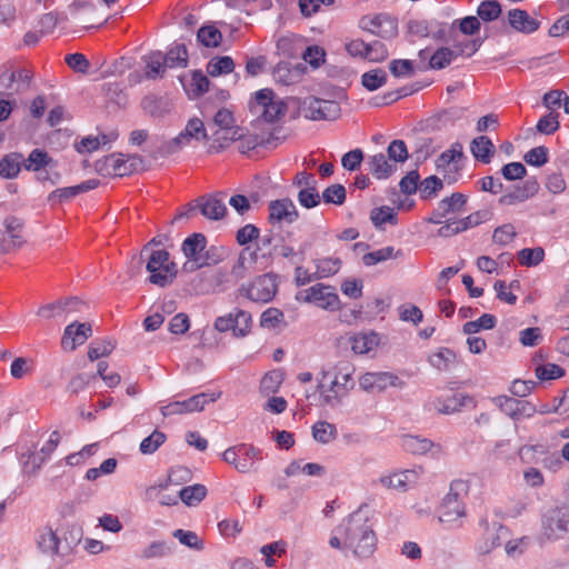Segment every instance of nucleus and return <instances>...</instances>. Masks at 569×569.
Returning a JSON list of instances; mask_svg holds the SVG:
<instances>
[{"instance_id":"obj_1","label":"nucleus","mask_w":569,"mask_h":569,"mask_svg":"<svg viewBox=\"0 0 569 569\" xmlns=\"http://www.w3.org/2000/svg\"><path fill=\"white\" fill-rule=\"evenodd\" d=\"M339 531L346 533L345 547L352 549L355 556L367 558L373 553L377 538L369 520L360 512L345 519L339 525Z\"/></svg>"},{"instance_id":"obj_2","label":"nucleus","mask_w":569,"mask_h":569,"mask_svg":"<svg viewBox=\"0 0 569 569\" xmlns=\"http://www.w3.org/2000/svg\"><path fill=\"white\" fill-rule=\"evenodd\" d=\"M353 373L355 368L348 362L338 363L322 373V383L319 388L323 389L321 396L326 405L335 406L348 395L355 387Z\"/></svg>"},{"instance_id":"obj_3","label":"nucleus","mask_w":569,"mask_h":569,"mask_svg":"<svg viewBox=\"0 0 569 569\" xmlns=\"http://www.w3.org/2000/svg\"><path fill=\"white\" fill-rule=\"evenodd\" d=\"M250 111L266 122H278L288 111L287 103L271 89H261L250 101Z\"/></svg>"},{"instance_id":"obj_4","label":"nucleus","mask_w":569,"mask_h":569,"mask_svg":"<svg viewBox=\"0 0 569 569\" xmlns=\"http://www.w3.org/2000/svg\"><path fill=\"white\" fill-rule=\"evenodd\" d=\"M222 459L237 471L247 473L253 470L256 462L263 459V452L251 443H239L228 448Z\"/></svg>"},{"instance_id":"obj_5","label":"nucleus","mask_w":569,"mask_h":569,"mask_svg":"<svg viewBox=\"0 0 569 569\" xmlns=\"http://www.w3.org/2000/svg\"><path fill=\"white\" fill-rule=\"evenodd\" d=\"M208 138L203 122L199 118L190 119L184 128L176 138L163 141L159 146V152L162 156H169L178 152L184 146L190 144L192 139L206 140Z\"/></svg>"},{"instance_id":"obj_6","label":"nucleus","mask_w":569,"mask_h":569,"mask_svg":"<svg viewBox=\"0 0 569 569\" xmlns=\"http://www.w3.org/2000/svg\"><path fill=\"white\" fill-rule=\"evenodd\" d=\"M147 270L150 272V282L164 287L177 273V267L173 261L170 260L168 251L160 249L151 253Z\"/></svg>"},{"instance_id":"obj_7","label":"nucleus","mask_w":569,"mask_h":569,"mask_svg":"<svg viewBox=\"0 0 569 569\" xmlns=\"http://www.w3.org/2000/svg\"><path fill=\"white\" fill-rule=\"evenodd\" d=\"M437 171L448 183L458 181L463 167V152L459 143L443 151L436 161Z\"/></svg>"},{"instance_id":"obj_8","label":"nucleus","mask_w":569,"mask_h":569,"mask_svg":"<svg viewBox=\"0 0 569 569\" xmlns=\"http://www.w3.org/2000/svg\"><path fill=\"white\" fill-rule=\"evenodd\" d=\"M298 299L330 311L340 309V299L335 292V289L323 283H316L300 291Z\"/></svg>"},{"instance_id":"obj_9","label":"nucleus","mask_w":569,"mask_h":569,"mask_svg":"<svg viewBox=\"0 0 569 569\" xmlns=\"http://www.w3.org/2000/svg\"><path fill=\"white\" fill-rule=\"evenodd\" d=\"M252 318L248 311L236 309L227 316L218 317L214 321V328L220 332L231 330L234 337H246L250 333Z\"/></svg>"},{"instance_id":"obj_10","label":"nucleus","mask_w":569,"mask_h":569,"mask_svg":"<svg viewBox=\"0 0 569 569\" xmlns=\"http://www.w3.org/2000/svg\"><path fill=\"white\" fill-rule=\"evenodd\" d=\"M422 473V467L399 470L390 475L381 476L378 482L381 487L386 489L407 492L408 490L418 485Z\"/></svg>"},{"instance_id":"obj_11","label":"nucleus","mask_w":569,"mask_h":569,"mask_svg":"<svg viewBox=\"0 0 569 569\" xmlns=\"http://www.w3.org/2000/svg\"><path fill=\"white\" fill-rule=\"evenodd\" d=\"M214 400L216 398L210 397L208 393H198L184 400H174L169 402L162 408V413L164 416H171L201 411L207 403Z\"/></svg>"},{"instance_id":"obj_12","label":"nucleus","mask_w":569,"mask_h":569,"mask_svg":"<svg viewBox=\"0 0 569 569\" xmlns=\"http://www.w3.org/2000/svg\"><path fill=\"white\" fill-rule=\"evenodd\" d=\"M359 386L362 390L373 392L383 391L389 387L403 386V381L391 372H366L359 378Z\"/></svg>"},{"instance_id":"obj_13","label":"nucleus","mask_w":569,"mask_h":569,"mask_svg":"<svg viewBox=\"0 0 569 569\" xmlns=\"http://www.w3.org/2000/svg\"><path fill=\"white\" fill-rule=\"evenodd\" d=\"M241 291L252 301L268 302L274 297L277 284L270 274H263L256 278L247 288H242Z\"/></svg>"},{"instance_id":"obj_14","label":"nucleus","mask_w":569,"mask_h":569,"mask_svg":"<svg viewBox=\"0 0 569 569\" xmlns=\"http://www.w3.org/2000/svg\"><path fill=\"white\" fill-rule=\"evenodd\" d=\"M268 219L271 224H290L299 217L298 210L290 199L271 201L268 206Z\"/></svg>"},{"instance_id":"obj_15","label":"nucleus","mask_w":569,"mask_h":569,"mask_svg":"<svg viewBox=\"0 0 569 569\" xmlns=\"http://www.w3.org/2000/svg\"><path fill=\"white\" fill-rule=\"evenodd\" d=\"M466 516V506L461 499L446 496L439 508V521L449 526H461V518Z\"/></svg>"},{"instance_id":"obj_16","label":"nucleus","mask_w":569,"mask_h":569,"mask_svg":"<svg viewBox=\"0 0 569 569\" xmlns=\"http://www.w3.org/2000/svg\"><path fill=\"white\" fill-rule=\"evenodd\" d=\"M91 333L89 323H71L64 329L61 346L64 350L73 351L78 346L83 345Z\"/></svg>"},{"instance_id":"obj_17","label":"nucleus","mask_w":569,"mask_h":569,"mask_svg":"<svg viewBox=\"0 0 569 569\" xmlns=\"http://www.w3.org/2000/svg\"><path fill=\"white\" fill-rule=\"evenodd\" d=\"M197 207L204 217L212 220L223 218L227 212L223 193L202 196L197 200Z\"/></svg>"},{"instance_id":"obj_18","label":"nucleus","mask_w":569,"mask_h":569,"mask_svg":"<svg viewBox=\"0 0 569 569\" xmlns=\"http://www.w3.org/2000/svg\"><path fill=\"white\" fill-rule=\"evenodd\" d=\"M309 118L312 120H336L341 109L338 102L331 100L315 99L310 102Z\"/></svg>"},{"instance_id":"obj_19","label":"nucleus","mask_w":569,"mask_h":569,"mask_svg":"<svg viewBox=\"0 0 569 569\" xmlns=\"http://www.w3.org/2000/svg\"><path fill=\"white\" fill-rule=\"evenodd\" d=\"M549 537L569 539V508L556 509L548 519Z\"/></svg>"},{"instance_id":"obj_20","label":"nucleus","mask_w":569,"mask_h":569,"mask_svg":"<svg viewBox=\"0 0 569 569\" xmlns=\"http://www.w3.org/2000/svg\"><path fill=\"white\" fill-rule=\"evenodd\" d=\"M6 231L10 237V241H2L0 243V252L7 253L13 249L22 246L23 239L21 236L22 223L16 217H8L4 220Z\"/></svg>"},{"instance_id":"obj_21","label":"nucleus","mask_w":569,"mask_h":569,"mask_svg":"<svg viewBox=\"0 0 569 569\" xmlns=\"http://www.w3.org/2000/svg\"><path fill=\"white\" fill-rule=\"evenodd\" d=\"M36 542L43 553L50 556L60 553V540L51 527L39 528L36 532Z\"/></svg>"},{"instance_id":"obj_22","label":"nucleus","mask_w":569,"mask_h":569,"mask_svg":"<svg viewBox=\"0 0 569 569\" xmlns=\"http://www.w3.org/2000/svg\"><path fill=\"white\" fill-rule=\"evenodd\" d=\"M508 20L510 26L519 32L531 33L539 28V22L525 10H510L508 12Z\"/></svg>"},{"instance_id":"obj_23","label":"nucleus","mask_w":569,"mask_h":569,"mask_svg":"<svg viewBox=\"0 0 569 569\" xmlns=\"http://www.w3.org/2000/svg\"><path fill=\"white\" fill-rule=\"evenodd\" d=\"M349 345L356 355H366L379 345V338L375 332H358L349 337Z\"/></svg>"},{"instance_id":"obj_24","label":"nucleus","mask_w":569,"mask_h":569,"mask_svg":"<svg viewBox=\"0 0 569 569\" xmlns=\"http://www.w3.org/2000/svg\"><path fill=\"white\" fill-rule=\"evenodd\" d=\"M467 197L460 192L452 193L438 203L436 213L439 218H446L451 213H459L465 210Z\"/></svg>"},{"instance_id":"obj_25","label":"nucleus","mask_w":569,"mask_h":569,"mask_svg":"<svg viewBox=\"0 0 569 569\" xmlns=\"http://www.w3.org/2000/svg\"><path fill=\"white\" fill-rule=\"evenodd\" d=\"M206 246L207 239L202 233H192L183 240L181 250L188 260L198 261Z\"/></svg>"},{"instance_id":"obj_26","label":"nucleus","mask_w":569,"mask_h":569,"mask_svg":"<svg viewBox=\"0 0 569 569\" xmlns=\"http://www.w3.org/2000/svg\"><path fill=\"white\" fill-rule=\"evenodd\" d=\"M481 222V213L475 212L461 220L449 221L446 226L439 229L441 236H450L462 232L469 228L476 227Z\"/></svg>"},{"instance_id":"obj_27","label":"nucleus","mask_w":569,"mask_h":569,"mask_svg":"<svg viewBox=\"0 0 569 569\" xmlns=\"http://www.w3.org/2000/svg\"><path fill=\"white\" fill-rule=\"evenodd\" d=\"M257 259L258 253L256 250H252L250 247L244 248L240 252L237 263L232 267V274L238 279L243 278L248 271L254 270Z\"/></svg>"},{"instance_id":"obj_28","label":"nucleus","mask_w":569,"mask_h":569,"mask_svg":"<svg viewBox=\"0 0 569 569\" xmlns=\"http://www.w3.org/2000/svg\"><path fill=\"white\" fill-rule=\"evenodd\" d=\"M23 166V156L19 152L6 154L0 160V176L3 178H16Z\"/></svg>"},{"instance_id":"obj_29","label":"nucleus","mask_w":569,"mask_h":569,"mask_svg":"<svg viewBox=\"0 0 569 569\" xmlns=\"http://www.w3.org/2000/svg\"><path fill=\"white\" fill-rule=\"evenodd\" d=\"M470 148L473 157L483 163H489L495 152L493 143L486 136L475 138Z\"/></svg>"},{"instance_id":"obj_30","label":"nucleus","mask_w":569,"mask_h":569,"mask_svg":"<svg viewBox=\"0 0 569 569\" xmlns=\"http://www.w3.org/2000/svg\"><path fill=\"white\" fill-rule=\"evenodd\" d=\"M539 190V183L535 179L526 180L522 186H519L515 189V191L501 199V201H507L508 203H512L515 201H525L531 197H533Z\"/></svg>"},{"instance_id":"obj_31","label":"nucleus","mask_w":569,"mask_h":569,"mask_svg":"<svg viewBox=\"0 0 569 569\" xmlns=\"http://www.w3.org/2000/svg\"><path fill=\"white\" fill-rule=\"evenodd\" d=\"M370 171L377 179H386L392 174L396 166L390 163L383 153L370 158Z\"/></svg>"},{"instance_id":"obj_32","label":"nucleus","mask_w":569,"mask_h":569,"mask_svg":"<svg viewBox=\"0 0 569 569\" xmlns=\"http://www.w3.org/2000/svg\"><path fill=\"white\" fill-rule=\"evenodd\" d=\"M456 353L448 348H440L437 352L429 356L430 365L437 370H448L456 363Z\"/></svg>"},{"instance_id":"obj_33","label":"nucleus","mask_w":569,"mask_h":569,"mask_svg":"<svg viewBox=\"0 0 569 569\" xmlns=\"http://www.w3.org/2000/svg\"><path fill=\"white\" fill-rule=\"evenodd\" d=\"M167 62L161 52H152L146 58V76L151 79L161 77L167 68Z\"/></svg>"},{"instance_id":"obj_34","label":"nucleus","mask_w":569,"mask_h":569,"mask_svg":"<svg viewBox=\"0 0 569 569\" xmlns=\"http://www.w3.org/2000/svg\"><path fill=\"white\" fill-rule=\"evenodd\" d=\"M341 268L339 258H321L316 260L315 279L328 278L336 274Z\"/></svg>"},{"instance_id":"obj_35","label":"nucleus","mask_w":569,"mask_h":569,"mask_svg":"<svg viewBox=\"0 0 569 569\" xmlns=\"http://www.w3.org/2000/svg\"><path fill=\"white\" fill-rule=\"evenodd\" d=\"M260 552L264 557V565L269 568L276 566V557H282L287 552V543L283 540H278L261 547Z\"/></svg>"},{"instance_id":"obj_36","label":"nucleus","mask_w":569,"mask_h":569,"mask_svg":"<svg viewBox=\"0 0 569 569\" xmlns=\"http://www.w3.org/2000/svg\"><path fill=\"white\" fill-rule=\"evenodd\" d=\"M179 496L187 506H197L206 498L207 488L200 483L188 486L180 490Z\"/></svg>"},{"instance_id":"obj_37","label":"nucleus","mask_w":569,"mask_h":569,"mask_svg":"<svg viewBox=\"0 0 569 569\" xmlns=\"http://www.w3.org/2000/svg\"><path fill=\"white\" fill-rule=\"evenodd\" d=\"M198 41L206 47H218L222 41V34L213 24H207L199 29Z\"/></svg>"},{"instance_id":"obj_38","label":"nucleus","mask_w":569,"mask_h":569,"mask_svg":"<svg viewBox=\"0 0 569 569\" xmlns=\"http://www.w3.org/2000/svg\"><path fill=\"white\" fill-rule=\"evenodd\" d=\"M163 57L168 68H183L188 63V50L184 44H176Z\"/></svg>"},{"instance_id":"obj_39","label":"nucleus","mask_w":569,"mask_h":569,"mask_svg":"<svg viewBox=\"0 0 569 569\" xmlns=\"http://www.w3.org/2000/svg\"><path fill=\"white\" fill-rule=\"evenodd\" d=\"M453 42V51L456 53V57L458 56H466L471 57L473 53H476L480 47V41L476 39H460L459 34H455L452 37Z\"/></svg>"},{"instance_id":"obj_40","label":"nucleus","mask_w":569,"mask_h":569,"mask_svg":"<svg viewBox=\"0 0 569 569\" xmlns=\"http://www.w3.org/2000/svg\"><path fill=\"white\" fill-rule=\"evenodd\" d=\"M234 62L230 57H219L211 59L207 64V72L211 77L227 74L233 71Z\"/></svg>"},{"instance_id":"obj_41","label":"nucleus","mask_w":569,"mask_h":569,"mask_svg":"<svg viewBox=\"0 0 569 569\" xmlns=\"http://www.w3.org/2000/svg\"><path fill=\"white\" fill-rule=\"evenodd\" d=\"M313 438L321 443H329L337 437V428L327 421H319L312 427Z\"/></svg>"},{"instance_id":"obj_42","label":"nucleus","mask_w":569,"mask_h":569,"mask_svg":"<svg viewBox=\"0 0 569 569\" xmlns=\"http://www.w3.org/2000/svg\"><path fill=\"white\" fill-rule=\"evenodd\" d=\"M284 375L281 370H271L267 372L260 382V389L264 393H276L283 382Z\"/></svg>"},{"instance_id":"obj_43","label":"nucleus","mask_w":569,"mask_h":569,"mask_svg":"<svg viewBox=\"0 0 569 569\" xmlns=\"http://www.w3.org/2000/svg\"><path fill=\"white\" fill-rule=\"evenodd\" d=\"M518 262L525 267H533L539 264L545 258V250L540 247L525 248L517 254Z\"/></svg>"},{"instance_id":"obj_44","label":"nucleus","mask_w":569,"mask_h":569,"mask_svg":"<svg viewBox=\"0 0 569 569\" xmlns=\"http://www.w3.org/2000/svg\"><path fill=\"white\" fill-rule=\"evenodd\" d=\"M461 399L460 395L452 393L445 397L443 400L441 398L436 399L432 405L441 413H452L462 407Z\"/></svg>"},{"instance_id":"obj_45","label":"nucleus","mask_w":569,"mask_h":569,"mask_svg":"<svg viewBox=\"0 0 569 569\" xmlns=\"http://www.w3.org/2000/svg\"><path fill=\"white\" fill-rule=\"evenodd\" d=\"M387 81V73L382 69L370 70L362 74L361 83L370 91L382 87Z\"/></svg>"},{"instance_id":"obj_46","label":"nucleus","mask_w":569,"mask_h":569,"mask_svg":"<svg viewBox=\"0 0 569 569\" xmlns=\"http://www.w3.org/2000/svg\"><path fill=\"white\" fill-rule=\"evenodd\" d=\"M477 13L483 21H493L501 14V6L496 0H486L479 4Z\"/></svg>"},{"instance_id":"obj_47","label":"nucleus","mask_w":569,"mask_h":569,"mask_svg":"<svg viewBox=\"0 0 569 569\" xmlns=\"http://www.w3.org/2000/svg\"><path fill=\"white\" fill-rule=\"evenodd\" d=\"M210 81L201 71H193L187 91L193 97H199L209 90Z\"/></svg>"},{"instance_id":"obj_48","label":"nucleus","mask_w":569,"mask_h":569,"mask_svg":"<svg viewBox=\"0 0 569 569\" xmlns=\"http://www.w3.org/2000/svg\"><path fill=\"white\" fill-rule=\"evenodd\" d=\"M370 218L376 227H381L385 223L393 224L397 222V214L395 210L388 206L373 209Z\"/></svg>"},{"instance_id":"obj_49","label":"nucleus","mask_w":569,"mask_h":569,"mask_svg":"<svg viewBox=\"0 0 569 569\" xmlns=\"http://www.w3.org/2000/svg\"><path fill=\"white\" fill-rule=\"evenodd\" d=\"M519 286L518 280L512 281L509 286L502 280L496 281L495 290L497 291L498 299L509 305H515L517 302V296L513 295L511 290L519 288Z\"/></svg>"},{"instance_id":"obj_50","label":"nucleus","mask_w":569,"mask_h":569,"mask_svg":"<svg viewBox=\"0 0 569 569\" xmlns=\"http://www.w3.org/2000/svg\"><path fill=\"white\" fill-rule=\"evenodd\" d=\"M456 58L452 49L440 48L431 56L429 63L432 69H442L449 66Z\"/></svg>"},{"instance_id":"obj_51","label":"nucleus","mask_w":569,"mask_h":569,"mask_svg":"<svg viewBox=\"0 0 569 569\" xmlns=\"http://www.w3.org/2000/svg\"><path fill=\"white\" fill-rule=\"evenodd\" d=\"M114 349V345L108 340H98L90 343L88 357L91 361L109 356Z\"/></svg>"},{"instance_id":"obj_52","label":"nucleus","mask_w":569,"mask_h":569,"mask_svg":"<svg viewBox=\"0 0 569 569\" xmlns=\"http://www.w3.org/2000/svg\"><path fill=\"white\" fill-rule=\"evenodd\" d=\"M48 153L40 149H34L29 154L28 159L23 158V167L27 170L37 171L48 164Z\"/></svg>"},{"instance_id":"obj_53","label":"nucleus","mask_w":569,"mask_h":569,"mask_svg":"<svg viewBox=\"0 0 569 569\" xmlns=\"http://www.w3.org/2000/svg\"><path fill=\"white\" fill-rule=\"evenodd\" d=\"M34 369L33 360L19 357L13 360L10 367V373L16 379H21L30 373Z\"/></svg>"},{"instance_id":"obj_54","label":"nucleus","mask_w":569,"mask_h":569,"mask_svg":"<svg viewBox=\"0 0 569 569\" xmlns=\"http://www.w3.org/2000/svg\"><path fill=\"white\" fill-rule=\"evenodd\" d=\"M166 441V435L159 430H154L149 437L144 438L140 443V451L143 455L153 453Z\"/></svg>"},{"instance_id":"obj_55","label":"nucleus","mask_w":569,"mask_h":569,"mask_svg":"<svg viewBox=\"0 0 569 569\" xmlns=\"http://www.w3.org/2000/svg\"><path fill=\"white\" fill-rule=\"evenodd\" d=\"M322 199L326 203L342 204L346 200V189L342 184H332L325 189Z\"/></svg>"},{"instance_id":"obj_56","label":"nucleus","mask_w":569,"mask_h":569,"mask_svg":"<svg viewBox=\"0 0 569 569\" xmlns=\"http://www.w3.org/2000/svg\"><path fill=\"white\" fill-rule=\"evenodd\" d=\"M392 247H385L376 251L368 252L363 256L362 260L366 266H375L378 262L397 257Z\"/></svg>"},{"instance_id":"obj_57","label":"nucleus","mask_w":569,"mask_h":569,"mask_svg":"<svg viewBox=\"0 0 569 569\" xmlns=\"http://www.w3.org/2000/svg\"><path fill=\"white\" fill-rule=\"evenodd\" d=\"M321 197L315 187L303 188L298 193L299 203L311 209L320 203Z\"/></svg>"},{"instance_id":"obj_58","label":"nucleus","mask_w":569,"mask_h":569,"mask_svg":"<svg viewBox=\"0 0 569 569\" xmlns=\"http://www.w3.org/2000/svg\"><path fill=\"white\" fill-rule=\"evenodd\" d=\"M173 536L179 539L182 545H186L194 550H201L203 548V541L199 539L198 535L193 531L178 529L173 532Z\"/></svg>"},{"instance_id":"obj_59","label":"nucleus","mask_w":569,"mask_h":569,"mask_svg":"<svg viewBox=\"0 0 569 569\" xmlns=\"http://www.w3.org/2000/svg\"><path fill=\"white\" fill-rule=\"evenodd\" d=\"M283 312L277 308H268L260 318V326L263 328H276L283 321Z\"/></svg>"},{"instance_id":"obj_60","label":"nucleus","mask_w":569,"mask_h":569,"mask_svg":"<svg viewBox=\"0 0 569 569\" xmlns=\"http://www.w3.org/2000/svg\"><path fill=\"white\" fill-rule=\"evenodd\" d=\"M109 161L114 176L124 177L131 174L132 164L129 163V158H126L123 154H120L118 157H111Z\"/></svg>"},{"instance_id":"obj_61","label":"nucleus","mask_w":569,"mask_h":569,"mask_svg":"<svg viewBox=\"0 0 569 569\" xmlns=\"http://www.w3.org/2000/svg\"><path fill=\"white\" fill-rule=\"evenodd\" d=\"M563 375H565V370L560 366L555 365V363H547L543 366H539L536 369V376L540 380L557 379V378L562 377Z\"/></svg>"},{"instance_id":"obj_62","label":"nucleus","mask_w":569,"mask_h":569,"mask_svg":"<svg viewBox=\"0 0 569 569\" xmlns=\"http://www.w3.org/2000/svg\"><path fill=\"white\" fill-rule=\"evenodd\" d=\"M389 53L386 46L380 41L368 43L366 59L375 62L383 61L388 58Z\"/></svg>"},{"instance_id":"obj_63","label":"nucleus","mask_w":569,"mask_h":569,"mask_svg":"<svg viewBox=\"0 0 569 569\" xmlns=\"http://www.w3.org/2000/svg\"><path fill=\"white\" fill-rule=\"evenodd\" d=\"M388 157L396 162H403L408 158L407 146L402 140H393L388 147Z\"/></svg>"},{"instance_id":"obj_64","label":"nucleus","mask_w":569,"mask_h":569,"mask_svg":"<svg viewBox=\"0 0 569 569\" xmlns=\"http://www.w3.org/2000/svg\"><path fill=\"white\" fill-rule=\"evenodd\" d=\"M516 237L515 227L512 224H503L498 227L492 234V239L496 243L508 244Z\"/></svg>"}]
</instances>
